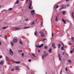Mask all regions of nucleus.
I'll use <instances>...</instances> for the list:
<instances>
[{
	"instance_id": "1",
	"label": "nucleus",
	"mask_w": 74,
	"mask_h": 74,
	"mask_svg": "<svg viewBox=\"0 0 74 74\" xmlns=\"http://www.w3.org/2000/svg\"><path fill=\"white\" fill-rule=\"evenodd\" d=\"M48 53H47L46 54V55H45V54H44L42 55V60H44V57H46L47 56H48Z\"/></svg>"
},
{
	"instance_id": "2",
	"label": "nucleus",
	"mask_w": 74,
	"mask_h": 74,
	"mask_svg": "<svg viewBox=\"0 0 74 74\" xmlns=\"http://www.w3.org/2000/svg\"><path fill=\"white\" fill-rule=\"evenodd\" d=\"M39 33L41 34V37H45V34H44L43 32H39Z\"/></svg>"
},
{
	"instance_id": "3",
	"label": "nucleus",
	"mask_w": 74,
	"mask_h": 74,
	"mask_svg": "<svg viewBox=\"0 0 74 74\" xmlns=\"http://www.w3.org/2000/svg\"><path fill=\"white\" fill-rule=\"evenodd\" d=\"M10 51L9 52V53L11 55H13L14 54V52H13L10 49Z\"/></svg>"
},
{
	"instance_id": "4",
	"label": "nucleus",
	"mask_w": 74,
	"mask_h": 74,
	"mask_svg": "<svg viewBox=\"0 0 74 74\" xmlns=\"http://www.w3.org/2000/svg\"><path fill=\"white\" fill-rule=\"evenodd\" d=\"M30 1V5L29 7V9H30V10H32V8H31V7H30V6H32V1Z\"/></svg>"
},
{
	"instance_id": "5",
	"label": "nucleus",
	"mask_w": 74,
	"mask_h": 74,
	"mask_svg": "<svg viewBox=\"0 0 74 74\" xmlns=\"http://www.w3.org/2000/svg\"><path fill=\"white\" fill-rule=\"evenodd\" d=\"M12 62H13L14 63H16V64H19V63H20L21 62L20 61H18V62H14V60H12Z\"/></svg>"
},
{
	"instance_id": "6",
	"label": "nucleus",
	"mask_w": 74,
	"mask_h": 74,
	"mask_svg": "<svg viewBox=\"0 0 74 74\" xmlns=\"http://www.w3.org/2000/svg\"><path fill=\"white\" fill-rule=\"evenodd\" d=\"M31 13L32 15H33L34 14V10H32L31 12Z\"/></svg>"
},
{
	"instance_id": "7",
	"label": "nucleus",
	"mask_w": 74,
	"mask_h": 74,
	"mask_svg": "<svg viewBox=\"0 0 74 74\" xmlns=\"http://www.w3.org/2000/svg\"><path fill=\"white\" fill-rule=\"evenodd\" d=\"M55 43H53L52 44V47L55 49V48H56V47H55Z\"/></svg>"
},
{
	"instance_id": "8",
	"label": "nucleus",
	"mask_w": 74,
	"mask_h": 74,
	"mask_svg": "<svg viewBox=\"0 0 74 74\" xmlns=\"http://www.w3.org/2000/svg\"><path fill=\"white\" fill-rule=\"evenodd\" d=\"M16 70H18L19 69V67L16 66Z\"/></svg>"
},
{
	"instance_id": "9",
	"label": "nucleus",
	"mask_w": 74,
	"mask_h": 74,
	"mask_svg": "<svg viewBox=\"0 0 74 74\" xmlns=\"http://www.w3.org/2000/svg\"><path fill=\"white\" fill-rule=\"evenodd\" d=\"M17 39H14L13 40V42L14 43H15V42H17Z\"/></svg>"
},
{
	"instance_id": "10",
	"label": "nucleus",
	"mask_w": 74,
	"mask_h": 74,
	"mask_svg": "<svg viewBox=\"0 0 74 74\" xmlns=\"http://www.w3.org/2000/svg\"><path fill=\"white\" fill-rule=\"evenodd\" d=\"M58 56L59 58V60H61V58H60V54H59Z\"/></svg>"
},
{
	"instance_id": "11",
	"label": "nucleus",
	"mask_w": 74,
	"mask_h": 74,
	"mask_svg": "<svg viewBox=\"0 0 74 74\" xmlns=\"http://www.w3.org/2000/svg\"><path fill=\"white\" fill-rule=\"evenodd\" d=\"M51 51H52V49H50L49 50V53H51Z\"/></svg>"
},
{
	"instance_id": "12",
	"label": "nucleus",
	"mask_w": 74,
	"mask_h": 74,
	"mask_svg": "<svg viewBox=\"0 0 74 74\" xmlns=\"http://www.w3.org/2000/svg\"><path fill=\"white\" fill-rule=\"evenodd\" d=\"M43 44H42L40 45H39L38 46V48H41V47H42V45H43Z\"/></svg>"
},
{
	"instance_id": "13",
	"label": "nucleus",
	"mask_w": 74,
	"mask_h": 74,
	"mask_svg": "<svg viewBox=\"0 0 74 74\" xmlns=\"http://www.w3.org/2000/svg\"><path fill=\"white\" fill-rule=\"evenodd\" d=\"M62 21L65 24L66 23V20H64V19L62 18Z\"/></svg>"
},
{
	"instance_id": "14",
	"label": "nucleus",
	"mask_w": 74,
	"mask_h": 74,
	"mask_svg": "<svg viewBox=\"0 0 74 74\" xmlns=\"http://www.w3.org/2000/svg\"><path fill=\"white\" fill-rule=\"evenodd\" d=\"M3 64V62L2 61H1L0 62V64L2 65Z\"/></svg>"
},
{
	"instance_id": "15",
	"label": "nucleus",
	"mask_w": 74,
	"mask_h": 74,
	"mask_svg": "<svg viewBox=\"0 0 74 74\" xmlns=\"http://www.w3.org/2000/svg\"><path fill=\"white\" fill-rule=\"evenodd\" d=\"M45 49H48V46H45Z\"/></svg>"
},
{
	"instance_id": "16",
	"label": "nucleus",
	"mask_w": 74,
	"mask_h": 74,
	"mask_svg": "<svg viewBox=\"0 0 74 74\" xmlns=\"http://www.w3.org/2000/svg\"><path fill=\"white\" fill-rule=\"evenodd\" d=\"M18 52L19 53H21L22 52V50H18Z\"/></svg>"
},
{
	"instance_id": "17",
	"label": "nucleus",
	"mask_w": 74,
	"mask_h": 74,
	"mask_svg": "<svg viewBox=\"0 0 74 74\" xmlns=\"http://www.w3.org/2000/svg\"><path fill=\"white\" fill-rule=\"evenodd\" d=\"M66 8V7L65 6V7H62L60 9V10H62V8Z\"/></svg>"
},
{
	"instance_id": "18",
	"label": "nucleus",
	"mask_w": 74,
	"mask_h": 74,
	"mask_svg": "<svg viewBox=\"0 0 74 74\" xmlns=\"http://www.w3.org/2000/svg\"><path fill=\"white\" fill-rule=\"evenodd\" d=\"M58 48H60V47H61V45H60V44H59L58 45Z\"/></svg>"
},
{
	"instance_id": "19",
	"label": "nucleus",
	"mask_w": 74,
	"mask_h": 74,
	"mask_svg": "<svg viewBox=\"0 0 74 74\" xmlns=\"http://www.w3.org/2000/svg\"><path fill=\"white\" fill-rule=\"evenodd\" d=\"M74 13L73 12H72V16H73V18H74Z\"/></svg>"
},
{
	"instance_id": "20",
	"label": "nucleus",
	"mask_w": 74,
	"mask_h": 74,
	"mask_svg": "<svg viewBox=\"0 0 74 74\" xmlns=\"http://www.w3.org/2000/svg\"><path fill=\"white\" fill-rule=\"evenodd\" d=\"M11 43L12 45V46H13L14 45V43H13V42H12V41L11 42Z\"/></svg>"
},
{
	"instance_id": "21",
	"label": "nucleus",
	"mask_w": 74,
	"mask_h": 74,
	"mask_svg": "<svg viewBox=\"0 0 74 74\" xmlns=\"http://www.w3.org/2000/svg\"><path fill=\"white\" fill-rule=\"evenodd\" d=\"M71 39H72V40L73 41H74V38L73 37H71Z\"/></svg>"
},
{
	"instance_id": "22",
	"label": "nucleus",
	"mask_w": 74,
	"mask_h": 74,
	"mask_svg": "<svg viewBox=\"0 0 74 74\" xmlns=\"http://www.w3.org/2000/svg\"><path fill=\"white\" fill-rule=\"evenodd\" d=\"M57 18V16H56V21H58V19Z\"/></svg>"
},
{
	"instance_id": "23",
	"label": "nucleus",
	"mask_w": 74,
	"mask_h": 74,
	"mask_svg": "<svg viewBox=\"0 0 74 74\" xmlns=\"http://www.w3.org/2000/svg\"><path fill=\"white\" fill-rule=\"evenodd\" d=\"M66 12H65V11H63L62 12V14H63V15H64V14H65V13Z\"/></svg>"
},
{
	"instance_id": "24",
	"label": "nucleus",
	"mask_w": 74,
	"mask_h": 74,
	"mask_svg": "<svg viewBox=\"0 0 74 74\" xmlns=\"http://www.w3.org/2000/svg\"><path fill=\"white\" fill-rule=\"evenodd\" d=\"M37 32H35L34 33V34L35 36H37Z\"/></svg>"
},
{
	"instance_id": "25",
	"label": "nucleus",
	"mask_w": 74,
	"mask_h": 74,
	"mask_svg": "<svg viewBox=\"0 0 74 74\" xmlns=\"http://www.w3.org/2000/svg\"><path fill=\"white\" fill-rule=\"evenodd\" d=\"M15 70V69H11V71H14Z\"/></svg>"
},
{
	"instance_id": "26",
	"label": "nucleus",
	"mask_w": 74,
	"mask_h": 74,
	"mask_svg": "<svg viewBox=\"0 0 74 74\" xmlns=\"http://www.w3.org/2000/svg\"><path fill=\"white\" fill-rule=\"evenodd\" d=\"M29 27H24V29H27V28H29Z\"/></svg>"
},
{
	"instance_id": "27",
	"label": "nucleus",
	"mask_w": 74,
	"mask_h": 74,
	"mask_svg": "<svg viewBox=\"0 0 74 74\" xmlns=\"http://www.w3.org/2000/svg\"><path fill=\"white\" fill-rule=\"evenodd\" d=\"M68 62H69V63H71L72 62L70 60H68Z\"/></svg>"
},
{
	"instance_id": "28",
	"label": "nucleus",
	"mask_w": 74,
	"mask_h": 74,
	"mask_svg": "<svg viewBox=\"0 0 74 74\" xmlns=\"http://www.w3.org/2000/svg\"><path fill=\"white\" fill-rule=\"evenodd\" d=\"M12 10V8H10L9 9V10L10 11V10Z\"/></svg>"
},
{
	"instance_id": "29",
	"label": "nucleus",
	"mask_w": 74,
	"mask_h": 74,
	"mask_svg": "<svg viewBox=\"0 0 74 74\" xmlns=\"http://www.w3.org/2000/svg\"><path fill=\"white\" fill-rule=\"evenodd\" d=\"M19 3V1H17L16 3V4H18Z\"/></svg>"
},
{
	"instance_id": "30",
	"label": "nucleus",
	"mask_w": 74,
	"mask_h": 74,
	"mask_svg": "<svg viewBox=\"0 0 74 74\" xmlns=\"http://www.w3.org/2000/svg\"><path fill=\"white\" fill-rule=\"evenodd\" d=\"M20 43L21 44H22V42L21 41H20Z\"/></svg>"
},
{
	"instance_id": "31",
	"label": "nucleus",
	"mask_w": 74,
	"mask_h": 74,
	"mask_svg": "<svg viewBox=\"0 0 74 74\" xmlns=\"http://www.w3.org/2000/svg\"><path fill=\"white\" fill-rule=\"evenodd\" d=\"M2 29H6V27H3L2 28Z\"/></svg>"
},
{
	"instance_id": "32",
	"label": "nucleus",
	"mask_w": 74,
	"mask_h": 74,
	"mask_svg": "<svg viewBox=\"0 0 74 74\" xmlns=\"http://www.w3.org/2000/svg\"><path fill=\"white\" fill-rule=\"evenodd\" d=\"M32 55H33V56H34V57H36V56L35 55H34L33 54H32Z\"/></svg>"
},
{
	"instance_id": "33",
	"label": "nucleus",
	"mask_w": 74,
	"mask_h": 74,
	"mask_svg": "<svg viewBox=\"0 0 74 74\" xmlns=\"http://www.w3.org/2000/svg\"><path fill=\"white\" fill-rule=\"evenodd\" d=\"M44 40H45V39L44 38L42 39V41H44Z\"/></svg>"
},
{
	"instance_id": "34",
	"label": "nucleus",
	"mask_w": 74,
	"mask_h": 74,
	"mask_svg": "<svg viewBox=\"0 0 74 74\" xmlns=\"http://www.w3.org/2000/svg\"><path fill=\"white\" fill-rule=\"evenodd\" d=\"M19 28H15V29L16 30H18V29H19Z\"/></svg>"
},
{
	"instance_id": "35",
	"label": "nucleus",
	"mask_w": 74,
	"mask_h": 74,
	"mask_svg": "<svg viewBox=\"0 0 74 74\" xmlns=\"http://www.w3.org/2000/svg\"><path fill=\"white\" fill-rule=\"evenodd\" d=\"M31 61H32V60L31 59H29L28 60V61L29 62H31Z\"/></svg>"
},
{
	"instance_id": "36",
	"label": "nucleus",
	"mask_w": 74,
	"mask_h": 74,
	"mask_svg": "<svg viewBox=\"0 0 74 74\" xmlns=\"http://www.w3.org/2000/svg\"><path fill=\"white\" fill-rule=\"evenodd\" d=\"M65 70H66V71H68L67 68H66Z\"/></svg>"
},
{
	"instance_id": "37",
	"label": "nucleus",
	"mask_w": 74,
	"mask_h": 74,
	"mask_svg": "<svg viewBox=\"0 0 74 74\" xmlns=\"http://www.w3.org/2000/svg\"><path fill=\"white\" fill-rule=\"evenodd\" d=\"M61 49L62 50H63L64 49V48H63V47H61Z\"/></svg>"
},
{
	"instance_id": "38",
	"label": "nucleus",
	"mask_w": 74,
	"mask_h": 74,
	"mask_svg": "<svg viewBox=\"0 0 74 74\" xmlns=\"http://www.w3.org/2000/svg\"><path fill=\"white\" fill-rule=\"evenodd\" d=\"M5 39H6V40H7V36H5Z\"/></svg>"
},
{
	"instance_id": "39",
	"label": "nucleus",
	"mask_w": 74,
	"mask_h": 74,
	"mask_svg": "<svg viewBox=\"0 0 74 74\" xmlns=\"http://www.w3.org/2000/svg\"><path fill=\"white\" fill-rule=\"evenodd\" d=\"M53 36V33H52V37Z\"/></svg>"
},
{
	"instance_id": "40",
	"label": "nucleus",
	"mask_w": 74,
	"mask_h": 74,
	"mask_svg": "<svg viewBox=\"0 0 74 74\" xmlns=\"http://www.w3.org/2000/svg\"><path fill=\"white\" fill-rule=\"evenodd\" d=\"M22 56H24V53H22Z\"/></svg>"
},
{
	"instance_id": "41",
	"label": "nucleus",
	"mask_w": 74,
	"mask_h": 74,
	"mask_svg": "<svg viewBox=\"0 0 74 74\" xmlns=\"http://www.w3.org/2000/svg\"><path fill=\"white\" fill-rule=\"evenodd\" d=\"M35 23L34 22L32 23V25H34V24Z\"/></svg>"
},
{
	"instance_id": "42",
	"label": "nucleus",
	"mask_w": 74,
	"mask_h": 74,
	"mask_svg": "<svg viewBox=\"0 0 74 74\" xmlns=\"http://www.w3.org/2000/svg\"><path fill=\"white\" fill-rule=\"evenodd\" d=\"M28 0H26V4H27V2H28Z\"/></svg>"
},
{
	"instance_id": "43",
	"label": "nucleus",
	"mask_w": 74,
	"mask_h": 74,
	"mask_svg": "<svg viewBox=\"0 0 74 74\" xmlns=\"http://www.w3.org/2000/svg\"><path fill=\"white\" fill-rule=\"evenodd\" d=\"M62 45H63V46L64 47V44H63V42H62Z\"/></svg>"
},
{
	"instance_id": "44",
	"label": "nucleus",
	"mask_w": 74,
	"mask_h": 74,
	"mask_svg": "<svg viewBox=\"0 0 74 74\" xmlns=\"http://www.w3.org/2000/svg\"><path fill=\"white\" fill-rule=\"evenodd\" d=\"M28 20V18H27L26 19H25V21H27Z\"/></svg>"
},
{
	"instance_id": "45",
	"label": "nucleus",
	"mask_w": 74,
	"mask_h": 74,
	"mask_svg": "<svg viewBox=\"0 0 74 74\" xmlns=\"http://www.w3.org/2000/svg\"><path fill=\"white\" fill-rule=\"evenodd\" d=\"M73 52V50L72 51H71V53H72Z\"/></svg>"
},
{
	"instance_id": "46",
	"label": "nucleus",
	"mask_w": 74,
	"mask_h": 74,
	"mask_svg": "<svg viewBox=\"0 0 74 74\" xmlns=\"http://www.w3.org/2000/svg\"><path fill=\"white\" fill-rule=\"evenodd\" d=\"M2 58V56H0V58Z\"/></svg>"
},
{
	"instance_id": "47",
	"label": "nucleus",
	"mask_w": 74,
	"mask_h": 74,
	"mask_svg": "<svg viewBox=\"0 0 74 74\" xmlns=\"http://www.w3.org/2000/svg\"><path fill=\"white\" fill-rule=\"evenodd\" d=\"M46 52L45 51H44V54H45Z\"/></svg>"
},
{
	"instance_id": "48",
	"label": "nucleus",
	"mask_w": 74,
	"mask_h": 74,
	"mask_svg": "<svg viewBox=\"0 0 74 74\" xmlns=\"http://www.w3.org/2000/svg\"><path fill=\"white\" fill-rule=\"evenodd\" d=\"M39 46H38V45H36V47H38V48Z\"/></svg>"
},
{
	"instance_id": "49",
	"label": "nucleus",
	"mask_w": 74,
	"mask_h": 74,
	"mask_svg": "<svg viewBox=\"0 0 74 74\" xmlns=\"http://www.w3.org/2000/svg\"><path fill=\"white\" fill-rule=\"evenodd\" d=\"M62 70H61L60 73V74H62Z\"/></svg>"
},
{
	"instance_id": "50",
	"label": "nucleus",
	"mask_w": 74,
	"mask_h": 74,
	"mask_svg": "<svg viewBox=\"0 0 74 74\" xmlns=\"http://www.w3.org/2000/svg\"><path fill=\"white\" fill-rule=\"evenodd\" d=\"M7 64H8V65H10V64L8 62Z\"/></svg>"
},
{
	"instance_id": "51",
	"label": "nucleus",
	"mask_w": 74,
	"mask_h": 74,
	"mask_svg": "<svg viewBox=\"0 0 74 74\" xmlns=\"http://www.w3.org/2000/svg\"><path fill=\"white\" fill-rule=\"evenodd\" d=\"M69 44L70 45H71V42H69Z\"/></svg>"
},
{
	"instance_id": "52",
	"label": "nucleus",
	"mask_w": 74,
	"mask_h": 74,
	"mask_svg": "<svg viewBox=\"0 0 74 74\" xmlns=\"http://www.w3.org/2000/svg\"><path fill=\"white\" fill-rule=\"evenodd\" d=\"M0 45H1V41H0Z\"/></svg>"
},
{
	"instance_id": "53",
	"label": "nucleus",
	"mask_w": 74,
	"mask_h": 74,
	"mask_svg": "<svg viewBox=\"0 0 74 74\" xmlns=\"http://www.w3.org/2000/svg\"><path fill=\"white\" fill-rule=\"evenodd\" d=\"M40 50H39L38 51V53H39V52H40Z\"/></svg>"
},
{
	"instance_id": "54",
	"label": "nucleus",
	"mask_w": 74,
	"mask_h": 74,
	"mask_svg": "<svg viewBox=\"0 0 74 74\" xmlns=\"http://www.w3.org/2000/svg\"><path fill=\"white\" fill-rule=\"evenodd\" d=\"M58 8V5H57L56 6V8Z\"/></svg>"
},
{
	"instance_id": "55",
	"label": "nucleus",
	"mask_w": 74,
	"mask_h": 74,
	"mask_svg": "<svg viewBox=\"0 0 74 74\" xmlns=\"http://www.w3.org/2000/svg\"><path fill=\"white\" fill-rule=\"evenodd\" d=\"M69 0H66V1H68Z\"/></svg>"
},
{
	"instance_id": "56",
	"label": "nucleus",
	"mask_w": 74,
	"mask_h": 74,
	"mask_svg": "<svg viewBox=\"0 0 74 74\" xmlns=\"http://www.w3.org/2000/svg\"><path fill=\"white\" fill-rule=\"evenodd\" d=\"M0 8H1V5H0Z\"/></svg>"
},
{
	"instance_id": "57",
	"label": "nucleus",
	"mask_w": 74,
	"mask_h": 74,
	"mask_svg": "<svg viewBox=\"0 0 74 74\" xmlns=\"http://www.w3.org/2000/svg\"><path fill=\"white\" fill-rule=\"evenodd\" d=\"M69 5H67V6L69 7Z\"/></svg>"
},
{
	"instance_id": "58",
	"label": "nucleus",
	"mask_w": 74,
	"mask_h": 74,
	"mask_svg": "<svg viewBox=\"0 0 74 74\" xmlns=\"http://www.w3.org/2000/svg\"><path fill=\"white\" fill-rule=\"evenodd\" d=\"M42 22L41 25H42Z\"/></svg>"
},
{
	"instance_id": "59",
	"label": "nucleus",
	"mask_w": 74,
	"mask_h": 74,
	"mask_svg": "<svg viewBox=\"0 0 74 74\" xmlns=\"http://www.w3.org/2000/svg\"><path fill=\"white\" fill-rule=\"evenodd\" d=\"M62 54H63V55H64V53H63Z\"/></svg>"
},
{
	"instance_id": "60",
	"label": "nucleus",
	"mask_w": 74,
	"mask_h": 74,
	"mask_svg": "<svg viewBox=\"0 0 74 74\" xmlns=\"http://www.w3.org/2000/svg\"><path fill=\"white\" fill-rule=\"evenodd\" d=\"M24 64L25 66H26V65L25 64Z\"/></svg>"
},
{
	"instance_id": "61",
	"label": "nucleus",
	"mask_w": 74,
	"mask_h": 74,
	"mask_svg": "<svg viewBox=\"0 0 74 74\" xmlns=\"http://www.w3.org/2000/svg\"><path fill=\"white\" fill-rule=\"evenodd\" d=\"M27 68H28V66H27Z\"/></svg>"
},
{
	"instance_id": "62",
	"label": "nucleus",
	"mask_w": 74,
	"mask_h": 74,
	"mask_svg": "<svg viewBox=\"0 0 74 74\" xmlns=\"http://www.w3.org/2000/svg\"><path fill=\"white\" fill-rule=\"evenodd\" d=\"M73 51H74V49H73Z\"/></svg>"
},
{
	"instance_id": "63",
	"label": "nucleus",
	"mask_w": 74,
	"mask_h": 74,
	"mask_svg": "<svg viewBox=\"0 0 74 74\" xmlns=\"http://www.w3.org/2000/svg\"><path fill=\"white\" fill-rule=\"evenodd\" d=\"M28 69H29V67L28 68Z\"/></svg>"
},
{
	"instance_id": "64",
	"label": "nucleus",
	"mask_w": 74,
	"mask_h": 74,
	"mask_svg": "<svg viewBox=\"0 0 74 74\" xmlns=\"http://www.w3.org/2000/svg\"><path fill=\"white\" fill-rule=\"evenodd\" d=\"M0 36H1V35H0Z\"/></svg>"
}]
</instances>
